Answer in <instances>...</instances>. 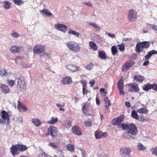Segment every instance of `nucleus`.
Segmentation results:
<instances>
[{
    "instance_id": "obj_1",
    "label": "nucleus",
    "mask_w": 157,
    "mask_h": 157,
    "mask_svg": "<svg viewBox=\"0 0 157 157\" xmlns=\"http://www.w3.org/2000/svg\"><path fill=\"white\" fill-rule=\"evenodd\" d=\"M122 127L124 130H126L127 132L133 136H136L137 133V129L135 124H122L119 126Z\"/></svg>"
},
{
    "instance_id": "obj_2",
    "label": "nucleus",
    "mask_w": 157,
    "mask_h": 157,
    "mask_svg": "<svg viewBox=\"0 0 157 157\" xmlns=\"http://www.w3.org/2000/svg\"><path fill=\"white\" fill-rule=\"evenodd\" d=\"M67 47L71 51L75 52H78L81 50V46L79 44L73 41H70L66 43Z\"/></svg>"
},
{
    "instance_id": "obj_3",
    "label": "nucleus",
    "mask_w": 157,
    "mask_h": 157,
    "mask_svg": "<svg viewBox=\"0 0 157 157\" xmlns=\"http://www.w3.org/2000/svg\"><path fill=\"white\" fill-rule=\"evenodd\" d=\"M131 149L127 147H122L120 151L121 157H129L131 155Z\"/></svg>"
},
{
    "instance_id": "obj_4",
    "label": "nucleus",
    "mask_w": 157,
    "mask_h": 157,
    "mask_svg": "<svg viewBox=\"0 0 157 157\" xmlns=\"http://www.w3.org/2000/svg\"><path fill=\"white\" fill-rule=\"evenodd\" d=\"M137 13L136 11L133 9H131L128 11V19L131 21H135L137 19Z\"/></svg>"
},
{
    "instance_id": "obj_5",
    "label": "nucleus",
    "mask_w": 157,
    "mask_h": 157,
    "mask_svg": "<svg viewBox=\"0 0 157 157\" xmlns=\"http://www.w3.org/2000/svg\"><path fill=\"white\" fill-rule=\"evenodd\" d=\"M10 121L8 113L6 111H3L1 112V117L0 118V122L2 124L8 123Z\"/></svg>"
},
{
    "instance_id": "obj_6",
    "label": "nucleus",
    "mask_w": 157,
    "mask_h": 157,
    "mask_svg": "<svg viewBox=\"0 0 157 157\" xmlns=\"http://www.w3.org/2000/svg\"><path fill=\"white\" fill-rule=\"evenodd\" d=\"M34 52L37 54H39L43 53L45 50L44 46L40 44L36 45L33 48Z\"/></svg>"
},
{
    "instance_id": "obj_7",
    "label": "nucleus",
    "mask_w": 157,
    "mask_h": 157,
    "mask_svg": "<svg viewBox=\"0 0 157 157\" xmlns=\"http://www.w3.org/2000/svg\"><path fill=\"white\" fill-rule=\"evenodd\" d=\"M124 116H120L116 118L113 119V122L114 123V125H117L119 128H122V127H119V126L122 124H125L123 123L121 124L124 120Z\"/></svg>"
},
{
    "instance_id": "obj_8",
    "label": "nucleus",
    "mask_w": 157,
    "mask_h": 157,
    "mask_svg": "<svg viewBox=\"0 0 157 157\" xmlns=\"http://www.w3.org/2000/svg\"><path fill=\"white\" fill-rule=\"evenodd\" d=\"M134 64V61L132 60L127 61L122 66V70L125 71L130 68Z\"/></svg>"
},
{
    "instance_id": "obj_9",
    "label": "nucleus",
    "mask_w": 157,
    "mask_h": 157,
    "mask_svg": "<svg viewBox=\"0 0 157 157\" xmlns=\"http://www.w3.org/2000/svg\"><path fill=\"white\" fill-rule=\"evenodd\" d=\"M23 49V47L21 45H13L10 48V51L13 53H19Z\"/></svg>"
},
{
    "instance_id": "obj_10",
    "label": "nucleus",
    "mask_w": 157,
    "mask_h": 157,
    "mask_svg": "<svg viewBox=\"0 0 157 157\" xmlns=\"http://www.w3.org/2000/svg\"><path fill=\"white\" fill-rule=\"evenodd\" d=\"M54 27L56 29L64 32H66L67 28L65 25L59 23L55 24Z\"/></svg>"
},
{
    "instance_id": "obj_11",
    "label": "nucleus",
    "mask_w": 157,
    "mask_h": 157,
    "mask_svg": "<svg viewBox=\"0 0 157 157\" xmlns=\"http://www.w3.org/2000/svg\"><path fill=\"white\" fill-rule=\"evenodd\" d=\"M108 135L107 133H103L100 131H96L95 132V136L97 139H99L106 137Z\"/></svg>"
},
{
    "instance_id": "obj_12",
    "label": "nucleus",
    "mask_w": 157,
    "mask_h": 157,
    "mask_svg": "<svg viewBox=\"0 0 157 157\" xmlns=\"http://www.w3.org/2000/svg\"><path fill=\"white\" fill-rule=\"evenodd\" d=\"M48 134L53 137H55L57 135V130L54 126L50 127L49 128Z\"/></svg>"
},
{
    "instance_id": "obj_13",
    "label": "nucleus",
    "mask_w": 157,
    "mask_h": 157,
    "mask_svg": "<svg viewBox=\"0 0 157 157\" xmlns=\"http://www.w3.org/2000/svg\"><path fill=\"white\" fill-rule=\"evenodd\" d=\"M66 67L72 72L80 70L79 67H77L73 64H67L66 66Z\"/></svg>"
},
{
    "instance_id": "obj_14",
    "label": "nucleus",
    "mask_w": 157,
    "mask_h": 157,
    "mask_svg": "<svg viewBox=\"0 0 157 157\" xmlns=\"http://www.w3.org/2000/svg\"><path fill=\"white\" fill-rule=\"evenodd\" d=\"M17 108L18 110L20 112H24L27 110V108L24 106L19 101H17Z\"/></svg>"
},
{
    "instance_id": "obj_15",
    "label": "nucleus",
    "mask_w": 157,
    "mask_h": 157,
    "mask_svg": "<svg viewBox=\"0 0 157 157\" xmlns=\"http://www.w3.org/2000/svg\"><path fill=\"white\" fill-rule=\"evenodd\" d=\"M143 46L142 42H139L137 43L135 48L136 51L137 53L142 52L144 49Z\"/></svg>"
},
{
    "instance_id": "obj_16",
    "label": "nucleus",
    "mask_w": 157,
    "mask_h": 157,
    "mask_svg": "<svg viewBox=\"0 0 157 157\" xmlns=\"http://www.w3.org/2000/svg\"><path fill=\"white\" fill-rule=\"evenodd\" d=\"M72 82L71 78L70 76H67L64 78L62 81V82L63 85L69 84L71 83Z\"/></svg>"
},
{
    "instance_id": "obj_17",
    "label": "nucleus",
    "mask_w": 157,
    "mask_h": 157,
    "mask_svg": "<svg viewBox=\"0 0 157 157\" xmlns=\"http://www.w3.org/2000/svg\"><path fill=\"white\" fill-rule=\"evenodd\" d=\"M1 88L2 91L5 94L9 93L10 91L9 86L6 85L2 84Z\"/></svg>"
},
{
    "instance_id": "obj_18",
    "label": "nucleus",
    "mask_w": 157,
    "mask_h": 157,
    "mask_svg": "<svg viewBox=\"0 0 157 157\" xmlns=\"http://www.w3.org/2000/svg\"><path fill=\"white\" fill-rule=\"evenodd\" d=\"M129 85L132 89L134 92H138L139 91V89L137 84L131 83H130Z\"/></svg>"
},
{
    "instance_id": "obj_19",
    "label": "nucleus",
    "mask_w": 157,
    "mask_h": 157,
    "mask_svg": "<svg viewBox=\"0 0 157 157\" xmlns=\"http://www.w3.org/2000/svg\"><path fill=\"white\" fill-rule=\"evenodd\" d=\"M11 152L12 155L13 156L17 155H18V150L17 147L16 145L13 146L11 148Z\"/></svg>"
},
{
    "instance_id": "obj_20",
    "label": "nucleus",
    "mask_w": 157,
    "mask_h": 157,
    "mask_svg": "<svg viewBox=\"0 0 157 157\" xmlns=\"http://www.w3.org/2000/svg\"><path fill=\"white\" fill-rule=\"evenodd\" d=\"M89 105L88 103H85L83 104L82 108V111L86 115H88L89 114V113H87V109L89 108Z\"/></svg>"
},
{
    "instance_id": "obj_21",
    "label": "nucleus",
    "mask_w": 157,
    "mask_h": 157,
    "mask_svg": "<svg viewBox=\"0 0 157 157\" xmlns=\"http://www.w3.org/2000/svg\"><path fill=\"white\" fill-rule=\"evenodd\" d=\"M134 79L138 82H142L144 80L143 76L140 75H135L134 76Z\"/></svg>"
},
{
    "instance_id": "obj_22",
    "label": "nucleus",
    "mask_w": 157,
    "mask_h": 157,
    "mask_svg": "<svg viewBox=\"0 0 157 157\" xmlns=\"http://www.w3.org/2000/svg\"><path fill=\"white\" fill-rule=\"evenodd\" d=\"M72 130L74 134L77 135H81L82 133L80 131V129L78 127H75L73 128Z\"/></svg>"
},
{
    "instance_id": "obj_23",
    "label": "nucleus",
    "mask_w": 157,
    "mask_h": 157,
    "mask_svg": "<svg viewBox=\"0 0 157 157\" xmlns=\"http://www.w3.org/2000/svg\"><path fill=\"white\" fill-rule=\"evenodd\" d=\"M131 135L130 134V133H129L128 132L124 133L122 135V137L123 138L126 139H128L129 140H134L135 139V137H134V136H131Z\"/></svg>"
},
{
    "instance_id": "obj_24",
    "label": "nucleus",
    "mask_w": 157,
    "mask_h": 157,
    "mask_svg": "<svg viewBox=\"0 0 157 157\" xmlns=\"http://www.w3.org/2000/svg\"><path fill=\"white\" fill-rule=\"evenodd\" d=\"M157 53V51L153 50L149 51L147 55L145 56V60L149 59L150 58L151 56L154 54Z\"/></svg>"
},
{
    "instance_id": "obj_25",
    "label": "nucleus",
    "mask_w": 157,
    "mask_h": 157,
    "mask_svg": "<svg viewBox=\"0 0 157 157\" xmlns=\"http://www.w3.org/2000/svg\"><path fill=\"white\" fill-rule=\"evenodd\" d=\"M40 12L43 15L46 14L47 16L49 17H51L52 15V14L47 9H44L40 11Z\"/></svg>"
},
{
    "instance_id": "obj_26",
    "label": "nucleus",
    "mask_w": 157,
    "mask_h": 157,
    "mask_svg": "<svg viewBox=\"0 0 157 157\" xmlns=\"http://www.w3.org/2000/svg\"><path fill=\"white\" fill-rule=\"evenodd\" d=\"M32 122L35 126L37 127L40 126L41 124L40 121L36 118L32 119Z\"/></svg>"
},
{
    "instance_id": "obj_27",
    "label": "nucleus",
    "mask_w": 157,
    "mask_h": 157,
    "mask_svg": "<svg viewBox=\"0 0 157 157\" xmlns=\"http://www.w3.org/2000/svg\"><path fill=\"white\" fill-rule=\"evenodd\" d=\"M16 145L19 151H23L26 150L27 149V147L25 145L22 144H17Z\"/></svg>"
},
{
    "instance_id": "obj_28",
    "label": "nucleus",
    "mask_w": 157,
    "mask_h": 157,
    "mask_svg": "<svg viewBox=\"0 0 157 157\" xmlns=\"http://www.w3.org/2000/svg\"><path fill=\"white\" fill-rule=\"evenodd\" d=\"M124 84V81L123 78H121L119 81L117 83V85L118 89L122 90L123 89Z\"/></svg>"
},
{
    "instance_id": "obj_29",
    "label": "nucleus",
    "mask_w": 157,
    "mask_h": 157,
    "mask_svg": "<svg viewBox=\"0 0 157 157\" xmlns=\"http://www.w3.org/2000/svg\"><path fill=\"white\" fill-rule=\"evenodd\" d=\"M89 45L90 47L95 51L98 50V47L96 44L93 41H90L89 42Z\"/></svg>"
},
{
    "instance_id": "obj_30",
    "label": "nucleus",
    "mask_w": 157,
    "mask_h": 157,
    "mask_svg": "<svg viewBox=\"0 0 157 157\" xmlns=\"http://www.w3.org/2000/svg\"><path fill=\"white\" fill-rule=\"evenodd\" d=\"M137 111L139 113L147 114L148 112V110L146 108H143L137 109Z\"/></svg>"
},
{
    "instance_id": "obj_31",
    "label": "nucleus",
    "mask_w": 157,
    "mask_h": 157,
    "mask_svg": "<svg viewBox=\"0 0 157 157\" xmlns=\"http://www.w3.org/2000/svg\"><path fill=\"white\" fill-rule=\"evenodd\" d=\"M137 147L138 149L141 151H144L146 149V147L143 145L140 142L138 143Z\"/></svg>"
},
{
    "instance_id": "obj_32",
    "label": "nucleus",
    "mask_w": 157,
    "mask_h": 157,
    "mask_svg": "<svg viewBox=\"0 0 157 157\" xmlns=\"http://www.w3.org/2000/svg\"><path fill=\"white\" fill-rule=\"evenodd\" d=\"M58 121V118L56 117H52L51 118V120L48 121L47 123L51 124H55Z\"/></svg>"
},
{
    "instance_id": "obj_33",
    "label": "nucleus",
    "mask_w": 157,
    "mask_h": 157,
    "mask_svg": "<svg viewBox=\"0 0 157 157\" xmlns=\"http://www.w3.org/2000/svg\"><path fill=\"white\" fill-rule=\"evenodd\" d=\"M137 112V110H132L131 113L132 116L133 118L136 120H139V116Z\"/></svg>"
},
{
    "instance_id": "obj_34",
    "label": "nucleus",
    "mask_w": 157,
    "mask_h": 157,
    "mask_svg": "<svg viewBox=\"0 0 157 157\" xmlns=\"http://www.w3.org/2000/svg\"><path fill=\"white\" fill-rule=\"evenodd\" d=\"M98 56L100 59H102L104 60L106 59V55L104 52L100 51L99 52Z\"/></svg>"
},
{
    "instance_id": "obj_35",
    "label": "nucleus",
    "mask_w": 157,
    "mask_h": 157,
    "mask_svg": "<svg viewBox=\"0 0 157 157\" xmlns=\"http://www.w3.org/2000/svg\"><path fill=\"white\" fill-rule=\"evenodd\" d=\"M71 123L70 121H67L65 122V124H64L63 126L66 129L68 130L71 127Z\"/></svg>"
},
{
    "instance_id": "obj_36",
    "label": "nucleus",
    "mask_w": 157,
    "mask_h": 157,
    "mask_svg": "<svg viewBox=\"0 0 157 157\" xmlns=\"http://www.w3.org/2000/svg\"><path fill=\"white\" fill-rule=\"evenodd\" d=\"M15 83V81L13 80L12 79L7 80L6 81V83L10 87H12Z\"/></svg>"
},
{
    "instance_id": "obj_37",
    "label": "nucleus",
    "mask_w": 157,
    "mask_h": 157,
    "mask_svg": "<svg viewBox=\"0 0 157 157\" xmlns=\"http://www.w3.org/2000/svg\"><path fill=\"white\" fill-rule=\"evenodd\" d=\"M89 23L90 25L95 28L97 31H99L100 30V27L98 26L96 23L94 22H89Z\"/></svg>"
},
{
    "instance_id": "obj_38",
    "label": "nucleus",
    "mask_w": 157,
    "mask_h": 157,
    "mask_svg": "<svg viewBox=\"0 0 157 157\" xmlns=\"http://www.w3.org/2000/svg\"><path fill=\"white\" fill-rule=\"evenodd\" d=\"M68 33L70 34H72L76 37H78L80 35V33L78 32L71 30V29H69Z\"/></svg>"
},
{
    "instance_id": "obj_39",
    "label": "nucleus",
    "mask_w": 157,
    "mask_h": 157,
    "mask_svg": "<svg viewBox=\"0 0 157 157\" xmlns=\"http://www.w3.org/2000/svg\"><path fill=\"white\" fill-rule=\"evenodd\" d=\"M111 50L112 55L114 56L117 52V49L115 46H113L111 48Z\"/></svg>"
},
{
    "instance_id": "obj_40",
    "label": "nucleus",
    "mask_w": 157,
    "mask_h": 157,
    "mask_svg": "<svg viewBox=\"0 0 157 157\" xmlns=\"http://www.w3.org/2000/svg\"><path fill=\"white\" fill-rule=\"evenodd\" d=\"M10 6V3L8 1H4L3 2V6L6 9H9Z\"/></svg>"
},
{
    "instance_id": "obj_41",
    "label": "nucleus",
    "mask_w": 157,
    "mask_h": 157,
    "mask_svg": "<svg viewBox=\"0 0 157 157\" xmlns=\"http://www.w3.org/2000/svg\"><path fill=\"white\" fill-rule=\"evenodd\" d=\"M89 91L86 89V85L84 84L82 88V94L84 95L87 94Z\"/></svg>"
},
{
    "instance_id": "obj_42",
    "label": "nucleus",
    "mask_w": 157,
    "mask_h": 157,
    "mask_svg": "<svg viewBox=\"0 0 157 157\" xmlns=\"http://www.w3.org/2000/svg\"><path fill=\"white\" fill-rule=\"evenodd\" d=\"M144 48L147 49L149 47L150 44L148 42L146 41L142 42Z\"/></svg>"
},
{
    "instance_id": "obj_43",
    "label": "nucleus",
    "mask_w": 157,
    "mask_h": 157,
    "mask_svg": "<svg viewBox=\"0 0 157 157\" xmlns=\"http://www.w3.org/2000/svg\"><path fill=\"white\" fill-rule=\"evenodd\" d=\"M0 73L1 76L2 77L6 76V77L8 75V73L6 70H2L0 71Z\"/></svg>"
},
{
    "instance_id": "obj_44",
    "label": "nucleus",
    "mask_w": 157,
    "mask_h": 157,
    "mask_svg": "<svg viewBox=\"0 0 157 157\" xmlns=\"http://www.w3.org/2000/svg\"><path fill=\"white\" fill-rule=\"evenodd\" d=\"M68 150L70 151H73L75 149L74 146L72 144H68L67 146Z\"/></svg>"
},
{
    "instance_id": "obj_45",
    "label": "nucleus",
    "mask_w": 157,
    "mask_h": 157,
    "mask_svg": "<svg viewBox=\"0 0 157 157\" xmlns=\"http://www.w3.org/2000/svg\"><path fill=\"white\" fill-rule=\"evenodd\" d=\"M151 151L152 154L157 156V147H153L151 148Z\"/></svg>"
},
{
    "instance_id": "obj_46",
    "label": "nucleus",
    "mask_w": 157,
    "mask_h": 157,
    "mask_svg": "<svg viewBox=\"0 0 157 157\" xmlns=\"http://www.w3.org/2000/svg\"><path fill=\"white\" fill-rule=\"evenodd\" d=\"M151 88V84H147L144 85L143 87V90L145 91H147L150 89Z\"/></svg>"
},
{
    "instance_id": "obj_47",
    "label": "nucleus",
    "mask_w": 157,
    "mask_h": 157,
    "mask_svg": "<svg viewBox=\"0 0 157 157\" xmlns=\"http://www.w3.org/2000/svg\"><path fill=\"white\" fill-rule=\"evenodd\" d=\"M11 36L13 38H17L20 36V35L17 32H13L11 33Z\"/></svg>"
},
{
    "instance_id": "obj_48",
    "label": "nucleus",
    "mask_w": 157,
    "mask_h": 157,
    "mask_svg": "<svg viewBox=\"0 0 157 157\" xmlns=\"http://www.w3.org/2000/svg\"><path fill=\"white\" fill-rule=\"evenodd\" d=\"M18 87L20 88L22 90L26 89L27 87L26 85L25 84V81L23 82Z\"/></svg>"
},
{
    "instance_id": "obj_49",
    "label": "nucleus",
    "mask_w": 157,
    "mask_h": 157,
    "mask_svg": "<svg viewBox=\"0 0 157 157\" xmlns=\"http://www.w3.org/2000/svg\"><path fill=\"white\" fill-rule=\"evenodd\" d=\"M16 81L17 82V86L18 87L20 86V84H21L24 81H23L21 78H17L16 79Z\"/></svg>"
},
{
    "instance_id": "obj_50",
    "label": "nucleus",
    "mask_w": 157,
    "mask_h": 157,
    "mask_svg": "<svg viewBox=\"0 0 157 157\" xmlns=\"http://www.w3.org/2000/svg\"><path fill=\"white\" fill-rule=\"evenodd\" d=\"M13 1L15 4L19 6L24 3L22 0H13Z\"/></svg>"
},
{
    "instance_id": "obj_51",
    "label": "nucleus",
    "mask_w": 157,
    "mask_h": 157,
    "mask_svg": "<svg viewBox=\"0 0 157 157\" xmlns=\"http://www.w3.org/2000/svg\"><path fill=\"white\" fill-rule=\"evenodd\" d=\"M49 145L52 147L53 148H56L58 147V144L56 143H50Z\"/></svg>"
},
{
    "instance_id": "obj_52",
    "label": "nucleus",
    "mask_w": 157,
    "mask_h": 157,
    "mask_svg": "<svg viewBox=\"0 0 157 157\" xmlns=\"http://www.w3.org/2000/svg\"><path fill=\"white\" fill-rule=\"evenodd\" d=\"M118 46L119 47V50L121 51H123L124 49V44L122 43L121 44L118 45Z\"/></svg>"
},
{
    "instance_id": "obj_53",
    "label": "nucleus",
    "mask_w": 157,
    "mask_h": 157,
    "mask_svg": "<svg viewBox=\"0 0 157 157\" xmlns=\"http://www.w3.org/2000/svg\"><path fill=\"white\" fill-rule=\"evenodd\" d=\"M147 26H151L152 28L154 31L157 30V26L154 25L150 24H147Z\"/></svg>"
},
{
    "instance_id": "obj_54",
    "label": "nucleus",
    "mask_w": 157,
    "mask_h": 157,
    "mask_svg": "<svg viewBox=\"0 0 157 157\" xmlns=\"http://www.w3.org/2000/svg\"><path fill=\"white\" fill-rule=\"evenodd\" d=\"M100 91L102 95H103V96H105V95L107 93V91L106 90H105V89H104V88L100 89Z\"/></svg>"
},
{
    "instance_id": "obj_55",
    "label": "nucleus",
    "mask_w": 157,
    "mask_h": 157,
    "mask_svg": "<svg viewBox=\"0 0 157 157\" xmlns=\"http://www.w3.org/2000/svg\"><path fill=\"white\" fill-rule=\"evenodd\" d=\"M85 125L86 127H89L91 126L92 125V122L91 121H85L84 122Z\"/></svg>"
},
{
    "instance_id": "obj_56",
    "label": "nucleus",
    "mask_w": 157,
    "mask_h": 157,
    "mask_svg": "<svg viewBox=\"0 0 157 157\" xmlns=\"http://www.w3.org/2000/svg\"><path fill=\"white\" fill-rule=\"evenodd\" d=\"M93 64L90 63L89 65H87L86 67V68L88 70H91L93 68Z\"/></svg>"
},
{
    "instance_id": "obj_57",
    "label": "nucleus",
    "mask_w": 157,
    "mask_h": 157,
    "mask_svg": "<svg viewBox=\"0 0 157 157\" xmlns=\"http://www.w3.org/2000/svg\"><path fill=\"white\" fill-rule=\"evenodd\" d=\"M83 3L86 6H90V7H93V4H92L90 2H85Z\"/></svg>"
},
{
    "instance_id": "obj_58",
    "label": "nucleus",
    "mask_w": 157,
    "mask_h": 157,
    "mask_svg": "<svg viewBox=\"0 0 157 157\" xmlns=\"http://www.w3.org/2000/svg\"><path fill=\"white\" fill-rule=\"evenodd\" d=\"M65 105V103L64 102H63L62 104H56V106L57 107H63Z\"/></svg>"
},
{
    "instance_id": "obj_59",
    "label": "nucleus",
    "mask_w": 157,
    "mask_h": 157,
    "mask_svg": "<svg viewBox=\"0 0 157 157\" xmlns=\"http://www.w3.org/2000/svg\"><path fill=\"white\" fill-rule=\"evenodd\" d=\"M105 107L106 109H108V108H109V106H110L111 105V104L109 101H108V102L107 101L105 102Z\"/></svg>"
},
{
    "instance_id": "obj_60",
    "label": "nucleus",
    "mask_w": 157,
    "mask_h": 157,
    "mask_svg": "<svg viewBox=\"0 0 157 157\" xmlns=\"http://www.w3.org/2000/svg\"><path fill=\"white\" fill-rule=\"evenodd\" d=\"M151 87L154 90L157 91V84L154 83L151 84Z\"/></svg>"
},
{
    "instance_id": "obj_61",
    "label": "nucleus",
    "mask_w": 157,
    "mask_h": 157,
    "mask_svg": "<svg viewBox=\"0 0 157 157\" xmlns=\"http://www.w3.org/2000/svg\"><path fill=\"white\" fill-rule=\"evenodd\" d=\"M110 37L113 38L115 37V35L114 34H110L109 33H107L105 32Z\"/></svg>"
},
{
    "instance_id": "obj_62",
    "label": "nucleus",
    "mask_w": 157,
    "mask_h": 157,
    "mask_svg": "<svg viewBox=\"0 0 157 157\" xmlns=\"http://www.w3.org/2000/svg\"><path fill=\"white\" fill-rule=\"evenodd\" d=\"M132 40L131 38H122V40L125 41H128L131 40Z\"/></svg>"
},
{
    "instance_id": "obj_63",
    "label": "nucleus",
    "mask_w": 157,
    "mask_h": 157,
    "mask_svg": "<svg viewBox=\"0 0 157 157\" xmlns=\"http://www.w3.org/2000/svg\"><path fill=\"white\" fill-rule=\"evenodd\" d=\"M17 120L19 122L22 123V118L21 117L18 116L17 118Z\"/></svg>"
},
{
    "instance_id": "obj_64",
    "label": "nucleus",
    "mask_w": 157,
    "mask_h": 157,
    "mask_svg": "<svg viewBox=\"0 0 157 157\" xmlns=\"http://www.w3.org/2000/svg\"><path fill=\"white\" fill-rule=\"evenodd\" d=\"M96 104L97 105H99L100 104V101L99 100V98L97 97L96 98Z\"/></svg>"
}]
</instances>
